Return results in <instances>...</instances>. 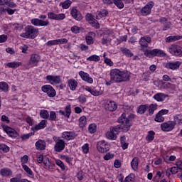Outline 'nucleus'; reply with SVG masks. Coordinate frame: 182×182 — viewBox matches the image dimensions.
I'll list each match as a JSON object with an SVG mask.
<instances>
[{"label": "nucleus", "mask_w": 182, "mask_h": 182, "mask_svg": "<svg viewBox=\"0 0 182 182\" xmlns=\"http://www.w3.org/2000/svg\"><path fill=\"white\" fill-rule=\"evenodd\" d=\"M89 62H99L100 60V57L97 55H92L87 58Z\"/></svg>", "instance_id": "nucleus-40"}, {"label": "nucleus", "mask_w": 182, "mask_h": 182, "mask_svg": "<svg viewBox=\"0 0 182 182\" xmlns=\"http://www.w3.org/2000/svg\"><path fill=\"white\" fill-rule=\"evenodd\" d=\"M0 174H1L3 177H9V176H12V171L8 168H2L0 171Z\"/></svg>", "instance_id": "nucleus-33"}, {"label": "nucleus", "mask_w": 182, "mask_h": 182, "mask_svg": "<svg viewBox=\"0 0 182 182\" xmlns=\"http://www.w3.org/2000/svg\"><path fill=\"white\" fill-rule=\"evenodd\" d=\"M53 140L55 142V145L54 146L55 151L57 153H60V151H63L65 150V141L60 139V138H56V136L53 137Z\"/></svg>", "instance_id": "nucleus-9"}, {"label": "nucleus", "mask_w": 182, "mask_h": 182, "mask_svg": "<svg viewBox=\"0 0 182 182\" xmlns=\"http://www.w3.org/2000/svg\"><path fill=\"white\" fill-rule=\"evenodd\" d=\"M97 149L100 153H107L110 150V146L106 144V141H100L97 144Z\"/></svg>", "instance_id": "nucleus-11"}, {"label": "nucleus", "mask_w": 182, "mask_h": 182, "mask_svg": "<svg viewBox=\"0 0 182 182\" xmlns=\"http://www.w3.org/2000/svg\"><path fill=\"white\" fill-rule=\"evenodd\" d=\"M153 8V4L148 3L141 9V14L143 16H147L151 14V9Z\"/></svg>", "instance_id": "nucleus-16"}, {"label": "nucleus", "mask_w": 182, "mask_h": 182, "mask_svg": "<svg viewBox=\"0 0 182 182\" xmlns=\"http://www.w3.org/2000/svg\"><path fill=\"white\" fill-rule=\"evenodd\" d=\"M146 110H147V106L140 105L138 108V113L140 114H144V113H146Z\"/></svg>", "instance_id": "nucleus-51"}, {"label": "nucleus", "mask_w": 182, "mask_h": 182, "mask_svg": "<svg viewBox=\"0 0 182 182\" xmlns=\"http://www.w3.org/2000/svg\"><path fill=\"white\" fill-rule=\"evenodd\" d=\"M3 130H4L10 137H18V132L6 125L3 126Z\"/></svg>", "instance_id": "nucleus-20"}, {"label": "nucleus", "mask_w": 182, "mask_h": 182, "mask_svg": "<svg viewBox=\"0 0 182 182\" xmlns=\"http://www.w3.org/2000/svg\"><path fill=\"white\" fill-rule=\"evenodd\" d=\"M168 52L173 56H182V48L178 45H171L168 47Z\"/></svg>", "instance_id": "nucleus-8"}, {"label": "nucleus", "mask_w": 182, "mask_h": 182, "mask_svg": "<svg viewBox=\"0 0 182 182\" xmlns=\"http://www.w3.org/2000/svg\"><path fill=\"white\" fill-rule=\"evenodd\" d=\"M8 0H0V11L5 12V5H6Z\"/></svg>", "instance_id": "nucleus-54"}, {"label": "nucleus", "mask_w": 182, "mask_h": 182, "mask_svg": "<svg viewBox=\"0 0 182 182\" xmlns=\"http://www.w3.org/2000/svg\"><path fill=\"white\" fill-rule=\"evenodd\" d=\"M131 167L134 171H137V170H139V158L135 157L132 159Z\"/></svg>", "instance_id": "nucleus-31"}, {"label": "nucleus", "mask_w": 182, "mask_h": 182, "mask_svg": "<svg viewBox=\"0 0 182 182\" xmlns=\"http://www.w3.org/2000/svg\"><path fill=\"white\" fill-rule=\"evenodd\" d=\"M120 130H122V132H129V130H130V125L127 123L126 125L122 124L115 127H111L109 128V131L106 134L107 138L109 139V140H116L117 139V136L115 133H119Z\"/></svg>", "instance_id": "nucleus-2"}, {"label": "nucleus", "mask_w": 182, "mask_h": 182, "mask_svg": "<svg viewBox=\"0 0 182 182\" xmlns=\"http://www.w3.org/2000/svg\"><path fill=\"white\" fill-rule=\"evenodd\" d=\"M39 62H41V55L36 53L31 54L27 66H28V68H35L38 66Z\"/></svg>", "instance_id": "nucleus-6"}, {"label": "nucleus", "mask_w": 182, "mask_h": 182, "mask_svg": "<svg viewBox=\"0 0 182 182\" xmlns=\"http://www.w3.org/2000/svg\"><path fill=\"white\" fill-rule=\"evenodd\" d=\"M72 5V1L70 0H66L65 2L62 3V8L63 9H68Z\"/></svg>", "instance_id": "nucleus-53"}, {"label": "nucleus", "mask_w": 182, "mask_h": 182, "mask_svg": "<svg viewBox=\"0 0 182 182\" xmlns=\"http://www.w3.org/2000/svg\"><path fill=\"white\" fill-rule=\"evenodd\" d=\"M181 63L180 61H176L174 63H167L166 64V68L168 69H171V70H176V69H178Z\"/></svg>", "instance_id": "nucleus-26"}, {"label": "nucleus", "mask_w": 182, "mask_h": 182, "mask_svg": "<svg viewBox=\"0 0 182 182\" xmlns=\"http://www.w3.org/2000/svg\"><path fill=\"white\" fill-rule=\"evenodd\" d=\"M79 75L82 80H85V82H87V83H93V78H92L88 73L83 71H80Z\"/></svg>", "instance_id": "nucleus-23"}, {"label": "nucleus", "mask_w": 182, "mask_h": 182, "mask_svg": "<svg viewBox=\"0 0 182 182\" xmlns=\"http://www.w3.org/2000/svg\"><path fill=\"white\" fill-rule=\"evenodd\" d=\"M71 32H73V33H79L80 32V28L77 26H74L71 27Z\"/></svg>", "instance_id": "nucleus-61"}, {"label": "nucleus", "mask_w": 182, "mask_h": 182, "mask_svg": "<svg viewBox=\"0 0 182 182\" xmlns=\"http://www.w3.org/2000/svg\"><path fill=\"white\" fill-rule=\"evenodd\" d=\"M172 122L175 123V126L176 124H181V122H182V116L181 114H177L174 117V120L171 121Z\"/></svg>", "instance_id": "nucleus-43"}, {"label": "nucleus", "mask_w": 182, "mask_h": 182, "mask_svg": "<svg viewBox=\"0 0 182 182\" xmlns=\"http://www.w3.org/2000/svg\"><path fill=\"white\" fill-rule=\"evenodd\" d=\"M149 43H151V38L149 36L141 37L139 40V45L141 49L149 47Z\"/></svg>", "instance_id": "nucleus-15"}, {"label": "nucleus", "mask_w": 182, "mask_h": 182, "mask_svg": "<svg viewBox=\"0 0 182 182\" xmlns=\"http://www.w3.org/2000/svg\"><path fill=\"white\" fill-rule=\"evenodd\" d=\"M28 160H29V156L27 155H24L23 157H21V166H26Z\"/></svg>", "instance_id": "nucleus-57"}, {"label": "nucleus", "mask_w": 182, "mask_h": 182, "mask_svg": "<svg viewBox=\"0 0 182 182\" xmlns=\"http://www.w3.org/2000/svg\"><path fill=\"white\" fill-rule=\"evenodd\" d=\"M85 41H86L87 44H88V45H93V43L95 42L93 41V37H92L90 36H86Z\"/></svg>", "instance_id": "nucleus-58"}, {"label": "nucleus", "mask_w": 182, "mask_h": 182, "mask_svg": "<svg viewBox=\"0 0 182 182\" xmlns=\"http://www.w3.org/2000/svg\"><path fill=\"white\" fill-rule=\"evenodd\" d=\"M102 106L105 107V110H107L108 112H114V110L117 109L116 102L109 100H104Z\"/></svg>", "instance_id": "nucleus-7"}, {"label": "nucleus", "mask_w": 182, "mask_h": 182, "mask_svg": "<svg viewBox=\"0 0 182 182\" xmlns=\"http://www.w3.org/2000/svg\"><path fill=\"white\" fill-rule=\"evenodd\" d=\"M96 129H97L96 125L95 124H91L89 126L88 130L90 133H96Z\"/></svg>", "instance_id": "nucleus-59"}, {"label": "nucleus", "mask_w": 182, "mask_h": 182, "mask_svg": "<svg viewBox=\"0 0 182 182\" xmlns=\"http://www.w3.org/2000/svg\"><path fill=\"white\" fill-rule=\"evenodd\" d=\"M48 120H50V122L56 120V112L55 111H51L50 112V116L48 115Z\"/></svg>", "instance_id": "nucleus-55"}, {"label": "nucleus", "mask_w": 182, "mask_h": 182, "mask_svg": "<svg viewBox=\"0 0 182 182\" xmlns=\"http://www.w3.org/2000/svg\"><path fill=\"white\" fill-rule=\"evenodd\" d=\"M79 75L82 80H85V82H87V83H93V78H92L88 73L83 71H80Z\"/></svg>", "instance_id": "nucleus-22"}, {"label": "nucleus", "mask_w": 182, "mask_h": 182, "mask_svg": "<svg viewBox=\"0 0 182 182\" xmlns=\"http://www.w3.org/2000/svg\"><path fill=\"white\" fill-rule=\"evenodd\" d=\"M135 178L136 176L134 175V173H130L128 176L125 178L124 182H134Z\"/></svg>", "instance_id": "nucleus-47"}, {"label": "nucleus", "mask_w": 182, "mask_h": 182, "mask_svg": "<svg viewBox=\"0 0 182 182\" xmlns=\"http://www.w3.org/2000/svg\"><path fill=\"white\" fill-rule=\"evenodd\" d=\"M8 89H9V86L7 85L6 82H0V90L3 92H8Z\"/></svg>", "instance_id": "nucleus-45"}, {"label": "nucleus", "mask_w": 182, "mask_h": 182, "mask_svg": "<svg viewBox=\"0 0 182 182\" xmlns=\"http://www.w3.org/2000/svg\"><path fill=\"white\" fill-rule=\"evenodd\" d=\"M154 50L155 56L164 57L166 55V53L163 51V50L154 49Z\"/></svg>", "instance_id": "nucleus-41"}, {"label": "nucleus", "mask_w": 182, "mask_h": 182, "mask_svg": "<svg viewBox=\"0 0 182 182\" xmlns=\"http://www.w3.org/2000/svg\"><path fill=\"white\" fill-rule=\"evenodd\" d=\"M176 127V122L168 121L167 122L161 124V129L163 132H171Z\"/></svg>", "instance_id": "nucleus-12"}, {"label": "nucleus", "mask_w": 182, "mask_h": 182, "mask_svg": "<svg viewBox=\"0 0 182 182\" xmlns=\"http://www.w3.org/2000/svg\"><path fill=\"white\" fill-rule=\"evenodd\" d=\"M77 135L73 132H64L62 134L63 139L65 140H73Z\"/></svg>", "instance_id": "nucleus-25"}, {"label": "nucleus", "mask_w": 182, "mask_h": 182, "mask_svg": "<svg viewBox=\"0 0 182 182\" xmlns=\"http://www.w3.org/2000/svg\"><path fill=\"white\" fill-rule=\"evenodd\" d=\"M155 134L156 133L154 132V131H149L146 137V140H147V141H153V140H154Z\"/></svg>", "instance_id": "nucleus-39"}, {"label": "nucleus", "mask_w": 182, "mask_h": 182, "mask_svg": "<svg viewBox=\"0 0 182 182\" xmlns=\"http://www.w3.org/2000/svg\"><path fill=\"white\" fill-rule=\"evenodd\" d=\"M85 90L91 93L92 96H101V95H103V91L92 88L91 87H85Z\"/></svg>", "instance_id": "nucleus-24"}, {"label": "nucleus", "mask_w": 182, "mask_h": 182, "mask_svg": "<svg viewBox=\"0 0 182 182\" xmlns=\"http://www.w3.org/2000/svg\"><path fill=\"white\" fill-rule=\"evenodd\" d=\"M46 148V142L43 140H38L36 142V149L37 150H45Z\"/></svg>", "instance_id": "nucleus-29"}, {"label": "nucleus", "mask_w": 182, "mask_h": 182, "mask_svg": "<svg viewBox=\"0 0 182 182\" xmlns=\"http://www.w3.org/2000/svg\"><path fill=\"white\" fill-rule=\"evenodd\" d=\"M167 113H168V109H162L159 111L156 115L155 122H157L158 123H162V122H164L163 115L167 114Z\"/></svg>", "instance_id": "nucleus-17"}, {"label": "nucleus", "mask_w": 182, "mask_h": 182, "mask_svg": "<svg viewBox=\"0 0 182 182\" xmlns=\"http://www.w3.org/2000/svg\"><path fill=\"white\" fill-rule=\"evenodd\" d=\"M40 116L42 119H49V112L46 109H42L40 112Z\"/></svg>", "instance_id": "nucleus-48"}, {"label": "nucleus", "mask_w": 182, "mask_h": 182, "mask_svg": "<svg viewBox=\"0 0 182 182\" xmlns=\"http://www.w3.org/2000/svg\"><path fill=\"white\" fill-rule=\"evenodd\" d=\"M6 66H8V68H11V69H16L19 68V66H22V63L21 62H11L8 63Z\"/></svg>", "instance_id": "nucleus-35"}, {"label": "nucleus", "mask_w": 182, "mask_h": 182, "mask_svg": "<svg viewBox=\"0 0 182 182\" xmlns=\"http://www.w3.org/2000/svg\"><path fill=\"white\" fill-rule=\"evenodd\" d=\"M154 110H157V105L156 104H151L149 107V114L151 116L153 113H154Z\"/></svg>", "instance_id": "nucleus-42"}, {"label": "nucleus", "mask_w": 182, "mask_h": 182, "mask_svg": "<svg viewBox=\"0 0 182 182\" xmlns=\"http://www.w3.org/2000/svg\"><path fill=\"white\" fill-rule=\"evenodd\" d=\"M113 157H114V154L107 153L106 154L105 156H104V160H106V161L111 160V159H113Z\"/></svg>", "instance_id": "nucleus-63"}, {"label": "nucleus", "mask_w": 182, "mask_h": 182, "mask_svg": "<svg viewBox=\"0 0 182 182\" xmlns=\"http://www.w3.org/2000/svg\"><path fill=\"white\" fill-rule=\"evenodd\" d=\"M41 90L44 93H47L49 97H55L56 96V91L51 85H46L41 87Z\"/></svg>", "instance_id": "nucleus-10"}, {"label": "nucleus", "mask_w": 182, "mask_h": 182, "mask_svg": "<svg viewBox=\"0 0 182 182\" xmlns=\"http://www.w3.org/2000/svg\"><path fill=\"white\" fill-rule=\"evenodd\" d=\"M144 55L147 58H154L155 57L154 49V50H146L144 52Z\"/></svg>", "instance_id": "nucleus-46"}, {"label": "nucleus", "mask_w": 182, "mask_h": 182, "mask_svg": "<svg viewBox=\"0 0 182 182\" xmlns=\"http://www.w3.org/2000/svg\"><path fill=\"white\" fill-rule=\"evenodd\" d=\"M120 143L121 147L123 149V150H126V149L129 147V143L126 142V136H121Z\"/></svg>", "instance_id": "nucleus-36"}, {"label": "nucleus", "mask_w": 182, "mask_h": 182, "mask_svg": "<svg viewBox=\"0 0 182 182\" xmlns=\"http://www.w3.org/2000/svg\"><path fill=\"white\" fill-rule=\"evenodd\" d=\"M11 26L14 28V31H22L23 29V26L22 24L16 23H11Z\"/></svg>", "instance_id": "nucleus-50"}, {"label": "nucleus", "mask_w": 182, "mask_h": 182, "mask_svg": "<svg viewBox=\"0 0 182 182\" xmlns=\"http://www.w3.org/2000/svg\"><path fill=\"white\" fill-rule=\"evenodd\" d=\"M39 18H33L31 19V23L34 26H49V21H43L42 19H46L48 16L46 15H40Z\"/></svg>", "instance_id": "nucleus-5"}, {"label": "nucleus", "mask_w": 182, "mask_h": 182, "mask_svg": "<svg viewBox=\"0 0 182 182\" xmlns=\"http://www.w3.org/2000/svg\"><path fill=\"white\" fill-rule=\"evenodd\" d=\"M182 39V36H170L166 38V42L170 43L171 42H176Z\"/></svg>", "instance_id": "nucleus-32"}, {"label": "nucleus", "mask_w": 182, "mask_h": 182, "mask_svg": "<svg viewBox=\"0 0 182 182\" xmlns=\"http://www.w3.org/2000/svg\"><path fill=\"white\" fill-rule=\"evenodd\" d=\"M6 6H9V8H16V4L11 0H7Z\"/></svg>", "instance_id": "nucleus-62"}, {"label": "nucleus", "mask_w": 182, "mask_h": 182, "mask_svg": "<svg viewBox=\"0 0 182 182\" xmlns=\"http://www.w3.org/2000/svg\"><path fill=\"white\" fill-rule=\"evenodd\" d=\"M47 16L48 19H51L53 21H63V19L66 18L65 14H55V12H48Z\"/></svg>", "instance_id": "nucleus-13"}, {"label": "nucleus", "mask_w": 182, "mask_h": 182, "mask_svg": "<svg viewBox=\"0 0 182 182\" xmlns=\"http://www.w3.org/2000/svg\"><path fill=\"white\" fill-rule=\"evenodd\" d=\"M166 97H168V95L164 93H157L154 96V99L157 102H164Z\"/></svg>", "instance_id": "nucleus-30"}, {"label": "nucleus", "mask_w": 182, "mask_h": 182, "mask_svg": "<svg viewBox=\"0 0 182 182\" xmlns=\"http://www.w3.org/2000/svg\"><path fill=\"white\" fill-rule=\"evenodd\" d=\"M25 32L20 34L21 38L27 39H35L39 33V30L33 26H27L24 29Z\"/></svg>", "instance_id": "nucleus-3"}, {"label": "nucleus", "mask_w": 182, "mask_h": 182, "mask_svg": "<svg viewBox=\"0 0 182 182\" xmlns=\"http://www.w3.org/2000/svg\"><path fill=\"white\" fill-rule=\"evenodd\" d=\"M46 127V120H42L38 124L36 125L35 130H41Z\"/></svg>", "instance_id": "nucleus-38"}, {"label": "nucleus", "mask_w": 182, "mask_h": 182, "mask_svg": "<svg viewBox=\"0 0 182 182\" xmlns=\"http://www.w3.org/2000/svg\"><path fill=\"white\" fill-rule=\"evenodd\" d=\"M107 15H109V11H107V10H102L96 16V19L99 20L101 18H105V16H107Z\"/></svg>", "instance_id": "nucleus-37"}, {"label": "nucleus", "mask_w": 182, "mask_h": 182, "mask_svg": "<svg viewBox=\"0 0 182 182\" xmlns=\"http://www.w3.org/2000/svg\"><path fill=\"white\" fill-rule=\"evenodd\" d=\"M22 168H23L24 171L28 174V176H33V172L28 166L23 165Z\"/></svg>", "instance_id": "nucleus-52"}, {"label": "nucleus", "mask_w": 182, "mask_h": 182, "mask_svg": "<svg viewBox=\"0 0 182 182\" xmlns=\"http://www.w3.org/2000/svg\"><path fill=\"white\" fill-rule=\"evenodd\" d=\"M85 19L86 21H87V22H89L90 23L92 22V21H95V17L93 16V15H92V14H87V15L85 16Z\"/></svg>", "instance_id": "nucleus-56"}, {"label": "nucleus", "mask_w": 182, "mask_h": 182, "mask_svg": "<svg viewBox=\"0 0 182 182\" xmlns=\"http://www.w3.org/2000/svg\"><path fill=\"white\" fill-rule=\"evenodd\" d=\"M136 116L134 114H126V112H123L122 116H120L117 120L118 123H120V124H123L124 126H126L127 123L129 125V129L132 127V124L130 122L134 119Z\"/></svg>", "instance_id": "nucleus-4"}, {"label": "nucleus", "mask_w": 182, "mask_h": 182, "mask_svg": "<svg viewBox=\"0 0 182 182\" xmlns=\"http://www.w3.org/2000/svg\"><path fill=\"white\" fill-rule=\"evenodd\" d=\"M0 151H3V153H8V151H9V146L5 144H0Z\"/></svg>", "instance_id": "nucleus-49"}, {"label": "nucleus", "mask_w": 182, "mask_h": 182, "mask_svg": "<svg viewBox=\"0 0 182 182\" xmlns=\"http://www.w3.org/2000/svg\"><path fill=\"white\" fill-rule=\"evenodd\" d=\"M47 46H53V45H58V40H52L49 41L46 43Z\"/></svg>", "instance_id": "nucleus-64"}, {"label": "nucleus", "mask_w": 182, "mask_h": 182, "mask_svg": "<svg viewBox=\"0 0 182 182\" xmlns=\"http://www.w3.org/2000/svg\"><path fill=\"white\" fill-rule=\"evenodd\" d=\"M59 113H60V114H62L63 116H65V117H68V119H69V117H70V114L72 113V109L70 107V105L66 106L65 111L60 110Z\"/></svg>", "instance_id": "nucleus-28"}, {"label": "nucleus", "mask_w": 182, "mask_h": 182, "mask_svg": "<svg viewBox=\"0 0 182 182\" xmlns=\"http://www.w3.org/2000/svg\"><path fill=\"white\" fill-rule=\"evenodd\" d=\"M120 50L124 55H125V56H128V58H132V56H133V53H132V51L127 48L121 47Z\"/></svg>", "instance_id": "nucleus-34"}, {"label": "nucleus", "mask_w": 182, "mask_h": 182, "mask_svg": "<svg viewBox=\"0 0 182 182\" xmlns=\"http://www.w3.org/2000/svg\"><path fill=\"white\" fill-rule=\"evenodd\" d=\"M110 80L106 81L105 85L110 86L112 83H122L130 80V75L127 70L121 71L119 69H112L109 73Z\"/></svg>", "instance_id": "nucleus-1"}, {"label": "nucleus", "mask_w": 182, "mask_h": 182, "mask_svg": "<svg viewBox=\"0 0 182 182\" xmlns=\"http://www.w3.org/2000/svg\"><path fill=\"white\" fill-rule=\"evenodd\" d=\"M102 2L106 5H112V4H114L119 9H123V8H124V4L120 0H102Z\"/></svg>", "instance_id": "nucleus-14"}, {"label": "nucleus", "mask_w": 182, "mask_h": 182, "mask_svg": "<svg viewBox=\"0 0 182 182\" xmlns=\"http://www.w3.org/2000/svg\"><path fill=\"white\" fill-rule=\"evenodd\" d=\"M90 23L92 25V26H93V28H95V29H99L100 28V24H99V22H97L96 19L91 21Z\"/></svg>", "instance_id": "nucleus-60"}, {"label": "nucleus", "mask_w": 182, "mask_h": 182, "mask_svg": "<svg viewBox=\"0 0 182 182\" xmlns=\"http://www.w3.org/2000/svg\"><path fill=\"white\" fill-rule=\"evenodd\" d=\"M71 16L75 21H82L83 19V16H82V13L79 11V10L76 9V8H73L71 9Z\"/></svg>", "instance_id": "nucleus-19"}, {"label": "nucleus", "mask_w": 182, "mask_h": 182, "mask_svg": "<svg viewBox=\"0 0 182 182\" xmlns=\"http://www.w3.org/2000/svg\"><path fill=\"white\" fill-rule=\"evenodd\" d=\"M46 80H48L50 85H58L60 83V76L47 75Z\"/></svg>", "instance_id": "nucleus-18"}, {"label": "nucleus", "mask_w": 182, "mask_h": 182, "mask_svg": "<svg viewBox=\"0 0 182 182\" xmlns=\"http://www.w3.org/2000/svg\"><path fill=\"white\" fill-rule=\"evenodd\" d=\"M79 75L82 80H85V82H87V83H93V78H92L88 73L83 71H80Z\"/></svg>", "instance_id": "nucleus-21"}, {"label": "nucleus", "mask_w": 182, "mask_h": 182, "mask_svg": "<svg viewBox=\"0 0 182 182\" xmlns=\"http://www.w3.org/2000/svg\"><path fill=\"white\" fill-rule=\"evenodd\" d=\"M68 86L71 90H75L77 87V81L73 78L68 80Z\"/></svg>", "instance_id": "nucleus-27"}, {"label": "nucleus", "mask_w": 182, "mask_h": 182, "mask_svg": "<svg viewBox=\"0 0 182 182\" xmlns=\"http://www.w3.org/2000/svg\"><path fill=\"white\" fill-rule=\"evenodd\" d=\"M79 122H79L80 127H82V128L85 127V126H86L87 123L86 121V117L85 116L81 117L79 119Z\"/></svg>", "instance_id": "nucleus-44"}]
</instances>
